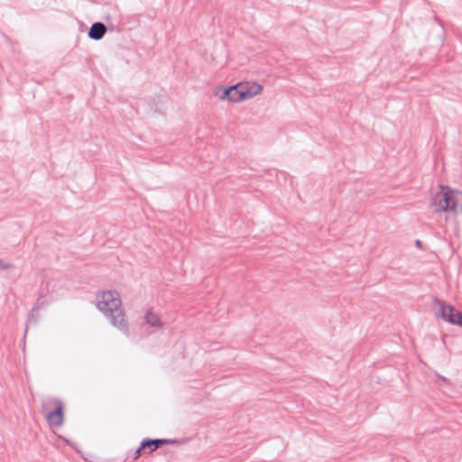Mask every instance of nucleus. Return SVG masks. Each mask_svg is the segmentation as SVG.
I'll return each mask as SVG.
<instances>
[{
	"label": "nucleus",
	"instance_id": "nucleus-9",
	"mask_svg": "<svg viewBox=\"0 0 462 462\" xmlns=\"http://www.w3.org/2000/svg\"><path fill=\"white\" fill-rule=\"evenodd\" d=\"M233 90H234V88H232L231 86H229L227 88H217L214 90V94L220 100H228L229 101L230 95L232 94Z\"/></svg>",
	"mask_w": 462,
	"mask_h": 462
},
{
	"label": "nucleus",
	"instance_id": "nucleus-5",
	"mask_svg": "<svg viewBox=\"0 0 462 462\" xmlns=\"http://www.w3.org/2000/svg\"><path fill=\"white\" fill-rule=\"evenodd\" d=\"M174 443H177L176 439H146L141 442L140 449H148V451L146 453L150 454L164 444H174Z\"/></svg>",
	"mask_w": 462,
	"mask_h": 462
},
{
	"label": "nucleus",
	"instance_id": "nucleus-14",
	"mask_svg": "<svg viewBox=\"0 0 462 462\" xmlns=\"http://www.w3.org/2000/svg\"><path fill=\"white\" fill-rule=\"evenodd\" d=\"M455 325L460 326L462 328V318L459 319V323H456Z\"/></svg>",
	"mask_w": 462,
	"mask_h": 462
},
{
	"label": "nucleus",
	"instance_id": "nucleus-10",
	"mask_svg": "<svg viewBox=\"0 0 462 462\" xmlns=\"http://www.w3.org/2000/svg\"><path fill=\"white\" fill-rule=\"evenodd\" d=\"M234 88V90L232 91V94L230 95L229 101L231 102H241L245 100L244 96V92L241 90V83L231 86Z\"/></svg>",
	"mask_w": 462,
	"mask_h": 462
},
{
	"label": "nucleus",
	"instance_id": "nucleus-15",
	"mask_svg": "<svg viewBox=\"0 0 462 462\" xmlns=\"http://www.w3.org/2000/svg\"><path fill=\"white\" fill-rule=\"evenodd\" d=\"M416 245H417L418 246H420V245H421L420 241V240H417V241H416Z\"/></svg>",
	"mask_w": 462,
	"mask_h": 462
},
{
	"label": "nucleus",
	"instance_id": "nucleus-6",
	"mask_svg": "<svg viewBox=\"0 0 462 462\" xmlns=\"http://www.w3.org/2000/svg\"><path fill=\"white\" fill-rule=\"evenodd\" d=\"M241 90L244 92L245 99H249L254 97V96L260 94L263 90L262 85L256 82H246L245 84L241 83Z\"/></svg>",
	"mask_w": 462,
	"mask_h": 462
},
{
	"label": "nucleus",
	"instance_id": "nucleus-13",
	"mask_svg": "<svg viewBox=\"0 0 462 462\" xmlns=\"http://www.w3.org/2000/svg\"><path fill=\"white\" fill-rule=\"evenodd\" d=\"M146 449H140V447L135 451L134 459L138 458L141 456L142 451H145Z\"/></svg>",
	"mask_w": 462,
	"mask_h": 462
},
{
	"label": "nucleus",
	"instance_id": "nucleus-4",
	"mask_svg": "<svg viewBox=\"0 0 462 462\" xmlns=\"http://www.w3.org/2000/svg\"><path fill=\"white\" fill-rule=\"evenodd\" d=\"M434 302L439 307V311L436 313L437 317L452 325L459 323V319H462V312L450 304H447L444 300L435 299Z\"/></svg>",
	"mask_w": 462,
	"mask_h": 462
},
{
	"label": "nucleus",
	"instance_id": "nucleus-11",
	"mask_svg": "<svg viewBox=\"0 0 462 462\" xmlns=\"http://www.w3.org/2000/svg\"><path fill=\"white\" fill-rule=\"evenodd\" d=\"M11 267H12V264L10 263L5 262L0 259V269L5 270V269H8Z\"/></svg>",
	"mask_w": 462,
	"mask_h": 462
},
{
	"label": "nucleus",
	"instance_id": "nucleus-8",
	"mask_svg": "<svg viewBox=\"0 0 462 462\" xmlns=\"http://www.w3.org/2000/svg\"><path fill=\"white\" fill-rule=\"evenodd\" d=\"M145 323L153 328H162V323L159 317L152 311L148 310L144 316Z\"/></svg>",
	"mask_w": 462,
	"mask_h": 462
},
{
	"label": "nucleus",
	"instance_id": "nucleus-2",
	"mask_svg": "<svg viewBox=\"0 0 462 462\" xmlns=\"http://www.w3.org/2000/svg\"><path fill=\"white\" fill-rule=\"evenodd\" d=\"M442 190L436 193L431 202V206L436 207L438 211H452L457 213L459 200L457 194L459 191L453 189Z\"/></svg>",
	"mask_w": 462,
	"mask_h": 462
},
{
	"label": "nucleus",
	"instance_id": "nucleus-12",
	"mask_svg": "<svg viewBox=\"0 0 462 462\" xmlns=\"http://www.w3.org/2000/svg\"><path fill=\"white\" fill-rule=\"evenodd\" d=\"M457 199L459 200L457 212L462 213V192L459 191L458 194H457Z\"/></svg>",
	"mask_w": 462,
	"mask_h": 462
},
{
	"label": "nucleus",
	"instance_id": "nucleus-1",
	"mask_svg": "<svg viewBox=\"0 0 462 462\" xmlns=\"http://www.w3.org/2000/svg\"><path fill=\"white\" fill-rule=\"evenodd\" d=\"M97 307L110 323L125 335L129 334V326L125 312L122 308L120 294L116 291H106L97 295Z\"/></svg>",
	"mask_w": 462,
	"mask_h": 462
},
{
	"label": "nucleus",
	"instance_id": "nucleus-7",
	"mask_svg": "<svg viewBox=\"0 0 462 462\" xmlns=\"http://www.w3.org/2000/svg\"><path fill=\"white\" fill-rule=\"evenodd\" d=\"M106 32V25L103 23L97 22L91 25L88 34L90 39L98 41L104 37Z\"/></svg>",
	"mask_w": 462,
	"mask_h": 462
},
{
	"label": "nucleus",
	"instance_id": "nucleus-3",
	"mask_svg": "<svg viewBox=\"0 0 462 462\" xmlns=\"http://www.w3.org/2000/svg\"><path fill=\"white\" fill-rule=\"evenodd\" d=\"M64 405L60 400L51 399L42 402V411L51 427H60L64 420Z\"/></svg>",
	"mask_w": 462,
	"mask_h": 462
}]
</instances>
